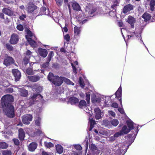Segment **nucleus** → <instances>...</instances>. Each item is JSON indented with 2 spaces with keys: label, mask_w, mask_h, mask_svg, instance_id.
I'll return each mask as SVG.
<instances>
[{
  "label": "nucleus",
  "mask_w": 155,
  "mask_h": 155,
  "mask_svg": "<svg viewBox=\"0 0 155 155\" xmlns=\"http://www.w3.org/2000/svg\"><path fill=\"white\" fill-rule=\"evenodd\" d=\"M147 2L150 1L149 6L150 10L153 11L154 9L155 6V0H147Z\"/></svg>",
  "instance_id": "nucleus-31"
},
{
  "label": "nucleus",
  "mask_w": 155,
  "mask_h": 155,
  "mask_svg": "<svg viewBox=\"0 0 155 155\" xmlns=\"http://www.w3.org/2000/svg\"><path fill=\"white\" fill-rule=\"evenodd\" d=\"M89 123L90 127L89 130L91 131L92 129L94 127V125L96 124V121L93 118H89Z\"/></svg>",
  "instance_id": "nucleus-23"
},
{
  "label": "nucleus",
  "mask_w": 155,
  "mask_h": 155,
  "mask_svg": "<svg viewBox=\"0 0 155 155\" xmlns=\"http://www.w3.org/2000/svg\"><path fill=\"white\" fill-rule=\"evenodd\" d=\"M12 73L15 78V80L18 81L21 77V74L20 71L17 69H14L12 70Z\"/></svg>",
  "instance_id": "nucleus-16"
},
{
  "label": "nucleus",
  "mask_w": 155,
  "mask_h": 155,
  "mask_svg": "<svg viewBox=\"0 0 155 155\" xmlns=\"http://www.w3.org/2000/svg\"><path fill=\"white\" fill-rule=\"evenodd\" d=\"M14 98L12 95L10 94L5 95L2 96L1 99V105L0 107L2 108L7 107L8 105H11L9 103L10 102H12Z\"/></svg>",
  "instance_id": "nucleus-2"
},
{
  "label": "nucleus",
  "mask_w": 155,
  "mask_h": 155,
  "mask_svg": "<svg viewBox=\"0 0 155 155\" xmlns=\"http://www.w3.org/2000/svg\"><path fill=\"white\" fill-rule=\"evenodd\" d=\"M26 38L31 46L32 47H36V43L35 41L32 40L31 38H28V36H26Z\"/></svg>",
  "instance_id": "nucleus-32"
},
{
  "label": "nucleus",
  "mask_w": 155,
  "mask_h": 155,
  "mask_svg": "<svg viewBox=\"0 0 155 155\" xmlns=\"http://www.w3.org/2000/svg\"><path fill=\"white\" fill-rule=\"evenodd\" d=\"M117 6V5L116 3H114L111 6V8H112L115 9V11H114V14H115L116 12V8Z\"/></svg>",
  "instance_id": "nucleus-61"
},
{
  "label": "nucleus",
  "mask_w": 155,
  "mask_h": 155,
  "mask_svg": "<svg viewBox=\"0 0 155 155\" xmlns=\"http://www.w3.org/2000/svg\"><path fill=\"white\" fill-rule=\"evenodd\" d=\"M74 31L75 36L78 35L80 33V28L75 26L74 28Z\"/></svg>",
  "instance_id": "nucleus-37"
},
{
  "label": "nucleus",
  "mask_w": 155,
  "mask_h": 155,
  "mask_svg": "<svg viewBox=\"0 0 155 155\" xmlns=\"http://www.w3.org/2000/svg\"><path fill=\"white\" fill-rule=\"evenodd\" d=\"M77 20L81 24H82L86 23L87 21V20L86 19H84L83 18H81L80 16L78 17Z\"/></svg>",
  "instance_id": "nucleus-41"
},
{
  "label": "nucleus",
  "mask_w": 155,
  "mask_h": 155,
  "mask_svg": "<svg viewBox=\"0 0 155 155\" xmlns=\"http://www.w3.org/2000/svg\"><path fill=\"white\" fill-rule=\"evenodd\" d=\"M56 150L57 152L59 154L63 152V148L59 144H58L56 146Z\"/></svg>",
  "instance_id": "nucleus-34"
},
{
  "label": "nucleus",
  "mask_w": 155,
  "mask_h": 155,
  "mask_svg": "<svg viewBox=\"0 0 155 155\" xmlns=\"http://www.w3.org/2000/svg\"><path fill=\"white\" fill-rule=\"evenodd\" d=\"M6 48L9 51H12L13 49V48L12 45L9 44H7L6 45Z\"/></svg>",
  "instance_id": "nucleus-56"
},
{
  "label": "nucleus",
  "mask_w": 155,
  "mask_h": 155,
  "mask_svg": "<svg viewBox=\"0 0 155 155\" xmlns=\"http://www.w3.org/2000/svg\"><path fill=\"white\" fill-rule=\"evenodd\" d=\"M113 95L110 96H104V95H102V100L101 101H103L104 102V104L107 107H109L110 106L109 103L111 102V97Z\"/></svg>",
  "instance_id": "nucleus-11"
},
{
  "label": "nucleus",
  "mask_w": 155,
  "mask_h": 155,
  "mask_svg": "<svg viewBox=\"0 0 155 155\" xmlns=\"http://www.w3.org/2000/svg\"><path fill=\"white\" fill-rule=\"evenodd\" d=\"M28 78L30 81L33 82H36L38 81L40 79V77L37 75L28 76Z\"/></svg>",
  "instance_id": "nucleus-30"
},
{
  "label": "nucleus",
  "mask_w": 155,
  "mask_h": 155,
  "mask_svg": "<svg viewBox=\"0 0 155 155\" xmlns=\"http://www.w3.org/2000/svg\"><path fill=\"white\" fill-rule=\"evenodd\" d=\"M126 124L127 127L130 129L131 131H134V132H135L137 129L139 130V127L140 126L139 124H137L134 123L130 119H129L126 121Z\"/></svg>",
  "instance_id": "nucleus-4"
},
{
  "label": "nucleus",
  "mask_w": 155,
  "mask_h": 155,
  "mask_svg": "<svg viewBox=\"0 0 155 155\" xmlns=\"http://www.w3.org/2000/svg\"><path fill=\"white\" fill-rule=\"evenodd\" d=\"M41 120V118L39 117H38L36 118L35 120V124L37 126H40Z\"/></svg>",
  "instance_id": "nucleus-43"
},
{
  "label": "nucleus",
  "mask_w": 155,
  "mask_h": 155,
  "mask_svg": "<svg viewBox=\"0 0 155 155\" xmlns=\"http://www.w3.org/2000/svg\"><path fill=\"white\" fill-rule=\"evenodd\" d=\"M78 106L80 108L83 109L84 111H85V110H87V103L84 100H81Z\"/></svg>",
  "instance_id": "nucleus-27"
},
{
  "label": "nucleus",
  "mask_w": 155,
  "mask_h": 155,
  "mask_svg": "<svg viewBox=\"0 0 155 155\" xmlns=\"http://www.w3.org/2000/svg\"><path fill=\"white\" fill-rule=\"evenodd\" d=\"M57 5L58 6H61L62 4L63 0H55Z\"/></svg>",
  "instance_id": "nucleus-57"
},
{
  "label": "nucleus",
  "mask_w": 155,
  "mask_h": 155,
  "mask_svg": "<svg viewBox=\"0 0 155 155\" xmlns=\"http://www.w3.org/2000/svg\"><path fill=\"white\" fill-rule=\"evenodd\" d=\"M37 7L32 2H29L26 6V10L28 12L32 13Z\"/></svg>",
  "instance_id": "nucleus-15"
},
{
  "label": "nucleus",
  "mask_w": 155,
  "mask_h": 155,
  "mask_svg": "<svg viewBox=\"0 0 155 155\" xmlns=\"http://www.w3.org/2000/svg\"><path fill=\"white\" fill-rule=\"evenodd\" d=\"M2 12L6 15L12 16L13 15V12L9 8H4L2 10Z\"/></svg>",
  "instance_id": "nucleus-26"
},
{
  "label": "nucleus",
  "mask_w": 155,
  "mask_h": 155,
  "mask_svg": "<svg viewBox=\"0 0 155 155\" xmlns=\"http://www.w3.org/2000/svg\"><path fill=\"white\" fill-rule=\"evenodd\" d=\"M94 91H95L93 86L88 80V106H89L88 104L90 103L91 95Z\"/></svg>",
  "instance_id": "nucleus-10"
},
{
  "label": "nucleus",
  "mask_w": 155,
  "mask_h": 155,
  "mask_svg": "<svg viewBox=\"0 0 155 155\" xmlns=\"http://www.w3.org/2000/svg\"><path fill=\"white\" fill-rule=\"evenodd\" d=\"M79 83L81 87L83 88L84 86V83L83 81V79L81 77L79 78Z\"/></svg>",
  "instance_id": "nucleus-44"
},
{
  "label": "nucleus",
  "mask_w": 155,
  "mask_h": 155,
  "mask_svg": "<svg viewBox=\"0 0 155 155\" xmlns=\"http://www.w3.org/2000/svg\"><path fill=\"white\" fill-rule=\"evenodd\" d=\"M94 112L95 114V117L96 120L101 119L104 116V113L99 107L94 108Z\"/></svg>",
  "instance_id": "nucleus-8"
},
{
  "label": "nucleus",
  "mask_w": 155,
  "mask_h": 155,
  "mask_svg": "<svg viewBox=\"0 0 155 155\" xmlns=\"http://www.w3.org/2000/svg\"><path fill=\"white\" fill-rule=\"evenodd\" d=\"M114 135L116 138L119 137L123 135L120 130L119 132L115 133Z\"/></svg>",
  "instance_id": "nucleus-49"
},
{
  "label": "nucleus",
  "mask_w": 155,
  "mask_h": 155,
  "mask_svg": "<svg viewBox=\"0 0 155 155\" xmlns=\"http://www.w3.org/2000/svg\"><path fill=\"white\" fill-rule=\"evenodd\" d=\"M89 150L91 152V153L99 154L100 150H99L97 146L95 144L90 143Z\"/></svg>",
  "instance_id": "nucleus-9"
},
{
  "label": "nucleus",
  "mask_w": 155,
  "mask_h": 155,
  "mask_svg": "<svg viewBox=\"0 0 155 155\" xmlns=\"http://www.w3.org/2000/svg\"><path fill=\"white\" fill-rule=\"evenodd\" d=\"M72 6L74 10L79 11L80 10V8L79 5L75 2H73Z\"/></svg>",
  "instance_id": "nucleus-33"
},
{
  "label": "nucleus",
  "mask_w": 155,
  "mask_h": 155,
  "mask_svg": "<svg viewBox=\"0 0 155 155\" xmlns=\"http://www.w3.org/2000/svg\"><path fill=\"white\" fill-rule=\"evenodd\" d=\"M27 35H26L25 37L28 36V38H30L29 37H32L34 35V34L31 32L29 30H27Z\"/></svg>",
  "instance_id": "nucleus-48"
},
{
  "label": "nucleus",
  "mask_w": 155,
  "mask_h": 155,
  "mask_svg": "<svg viewBox=\"0 0 155 155\" xmlns=\"http://www.w3.org/2000/svg\"><path fill=\"white\" fill-rule=\"evenodd\" d=\"M97 8L96 7H93L92 8L89 10H88V21L90 19L96 15L95 12H96Z\"/></svg>",
  "instance_id": "nucleus-17"
},
{
  "label": "nucleus",
  "mask_w": 155,
  "mask_h": 155,
  "mask_svg": "<svg viewBox=\"0 0 155 155\" xmlns=\"http://www.w3.org/2000/svg\"><path fill=\"white\" fill-rule=\"evenodd\" d=\"M17 28L20 31H22L23 30V27L21 25H19L17 26Z\"/></svg>",
  "instance_id": "nucleus-58"
},
{
  "label": "nucleus",
  "mask_w": 155,
  "mask_h": 155,
  "mask_svg": "<svg viewBox=\"0 0 155 155\" xmlns=\"http://www.w3.org/2000/svg\"><path fill=\"white\" fill-rule=\"evenodd\" d=\"M49 62L48 61L47 62H46L45 63L43 64L41 66V67L43 68H47L49 65Z\"/></svg>",
  "instance_id": "nucleus-53"
},
{
  "label": "nucleus",
  "mask_w": 155,
  "mask_h": 155,
  "mask_svg": "<svg viewBox=\"0 0 155 155\" xmlns=\"http://www.w3.org/2000/svg\"><path fill=\"white\" fill-rule=\"evenodd\" d=\"M32 89L37 92L40 91L42 89L41 87L38 86V85H35L32 86Z\"/></svg>",
  "instance_id": "nucleus-40"
},
{
  "label": "nucleus",
  "mask_w": 155,
  "mask_h": 155,
  "mask_svg": "<svg viewBox=\"0 0 155 155\" xmlns=\"http://www.w3.org/2000/svg\"><path fill=\"white\" fill-rule=\"evenodd\" d=\"M110 106H111L112 107L115 108H117L118 107V104L116 102H113L111 104H110Z\"/></svg>",
  "instance_id": "nucleus-54"
},
{
  "label": "nucleus",
  "mask_w": 155,
  "mask_h": 155,
  "mask_svg": "<svg viewBox=\"0 0 155 155\" xmlns=\"http://www.w3.org/2000/svg\"><path fill=\"white\" fill-rule=\"evenodd\" d=\"M38 51L39 54L44 58L46 57L48 53V51L46 49L41 48H38Z\"/></svg>",
  "instance_id": "nucleus-21"
},
{
  "label": "nucleus",
  "mask_w": 155,
  "mask_h": 155,
  "mask_svg": "<svg viewBox=\"0 0 155 155\" xmlns=\"http://www.w3.org/2000/svg\"><path fill=\"white\" fill-rule=\"evenodd\" d=\"M111 123L113 126L116 127L119 124V121L117 119H114L111 120Z\"/></svg>",
  "instance_id": "nucleus-38"
},
{
  "label": "nucleus",
  "mask_w": 155,
  "mask_h": 155,
  "mask_svg": "<svg viewBox=\"0 0 155 155\" xmlns=\"http://www.w3.org/2000/svg\"><path fill=\"white\" fill-rule=\"evenodd\" d=\"M142 33V31H140V36L139 37H140V39L139 41V42L140 44H142L144 46V47H146V45H145V44H144V42L142 40V36H141Z\"/></svg>",
  "instance_id": "nucleus-55"
},
{
  "label": "nucleus",
  "mask_w": 155,
  "mask_h": 155,
  "mask_svg": "<svg viewBox=\"0 0 155 155\" xmlns=\"http://www.w3.org/2000/svg\"><path fill=\"white\" fill-rule=\"evenodd\" d=\"M134 9L133 6L130 4H128L125 5L122 9V12L124 14H127V12H130Z\"/></svg>",
  "instance_id": "nucleus-18"
},
{
  "label": "nucleus",
  "mask_w": 155,
  "mask_h": 155,
  "mask_svg": "<svg viewBox=\"0 0 155 155\" xmlns=\"http://www.w3.org/2000/svg\"><path fill=\"white\" fill-rule=\"evenodd\" d=\"M136 130L135 132H134V131H131V133L128 134L127 136L128 139H129L127 141V143L129 146H130L134 142L137 137L139 132V130L137 129Z\"/></svg>",
  "instance_id": "nucleus-5"
},
{
  "label": "nucleus",
  "mask_w": 155,
  "mask_h": 155,
  "mask_svg": "<svg viewBox=\"0 0 155 155\" xmlns=\"http://www.w3.org/2000/svg\"><path fill=\"white\" fill-rule=\"evenodd\" d=\"M18 36L16 34H12L10 41L11 44L15 45L18 43Z\"/></svg>",
  "instance_id": "nucleus-19"
},
{
  "label": "nucleus",
  "mask_w": 155,
  "mask_h": 155,
  "mask_svg": "<svg viewBox=\"0 0 155 155\" xmlns=\"http://www.w3.org/2000/svg\"><path fill=\"white\" fill-rule=\"evenodd\" d=\"M26 16L25 15H22L19 17V19L21 20H24L25 18L26 17Z\"/></svg>",
  "instance_id": "nucleus-64"
},
{
  "label": "nucleus",
  "mask_w": 155,
  "mask_h": 155,
  "mask_svg": "<svg viewBox=\"0 0 155 155\" xmlns=\"http://www.w3.org/2000/svg\"><path fill=\"white\" fill-rule=\"evenodd\" d=\"M120 131L121 132L123 135L124 134H127L130 132H131V131L130 129H129L126 125H124L123 126Z\"/></svg>",
  "instance_id": "nucleus-25"
},
{
  "label": "nucleus",
  "mask_w": 155,
  "mask_h": 155,
  "mask_svg": "<svg viewBox=\"0 0 155 155\" xmlns=\"http://www.w3.org/2000/svg\"><path fill=\"white\" fill-rule=\"evenodd\" d=\"M91 94V102L93 104L99 103L101 102L102 100V96L101 95H96L94 93Z\"/></svg>",
  "instance_id": "nucleus-6"
},
{
  "label": "nucleus",
  "mask_w": 155,
  "mask_h": 155,
  "mask_svg": "<svg viewBox=\"0 0 155 155\" xmlns=\"http://www.w3.org/2000/svg\"><path fill=\"white\" fill-rule=\"evenodd\" d=\"M142 17L144 19V21L147 22L150 20L151 16L150 14L145 12L142 15Z\"/></svg>",
  "instance_id": "nucleus-24"
},
{
  "label": "nucleus",
  "mask_w": 155,
  "mask_h": 155,
  "mask_svg": "<svg viewBox=\"0 0 155 155\" xmlns=\"http://www.w3.org/2000/svg\"><path fill=\"white\" fill-rule=\"evenodd\" d=\"M13 140L14 143L17 145H18L19 144V140L16 139H14Z\"/></svg>",
  "instance_id": "nucleus-63"
},
{
  "label": "nucleus",
  "mask_w": 155,
  "mask_h": 155,
  "mask_svg": "<svg viewBox=\"0 0 155 155\" xmlns=\"http://www.w3.org/2000/svg\"><path fill=\"white\" fill-rule=\"evenodd\" d=\"M8 144L5 142H0V148L5 149L7 148Z\"/></svg>",
  "instance_id": "nucleus-39"
},
{
  "label": "nucleus",
  "mask_w": 155,
  "mask_h": 155,
  "mask_svg": "<svg viewBox=\"0 0 155 155\" xmlns=\"http://www.w3.org/2000/svg\"><path fill=\"white\" fill-rule=\"evenodd\" d=\"M2 108H3L4 112L8 117L11 118L14 117V109L13 106L8 105V106Z\"/></svg>",
  "instance_id": "nucleus-3"
},
{
  "label": "nucleus",
  "mask_w": 155,
  "mask_h": 155,
  "mask_svg": "<svg viewBox=\"0 0 155 155\" xmlns=\"http://www.w3.org/2000/svg\"><path fill=\"white\" fill-rule=\"evenodd\" d=\"M2 153L3 155H11L12 152L10 150H3Z\"/></svg>",
  "instance_id": "nucleus-42"
},
{
  "label": "nucleus",
  "mask_w": 155,
  "mask_h": 155,
  "mask_svg": "<svg viewBox=\"0 0 155 155\" xmlns=\"http://www.w3.org/2000/svg\"><path fill=\"white\" fill-rule=\"evenodd\" d=\"M75 148L78 150H80L82 149V147L79 145H75L74 146Z\"/></svg>",
  "instance_id": "nucleus-60"
},
{
  "label": "nucleus",
  "mask_w": 155,
  "mask_h": 155,
  "mask_svg": "<svg viewBox=\"0 0 155 155\" xmlns=\"http://www.w3.org/2000/svg\"><path fill=\"white\" fill-rule=\"evenodd\" d=\"M37 146V144L35 142H33L31 143L28 146V150L31 152L34 151L36 148Z\"/></svg>",
  "instance_id": "nucleus-22"
},
{
  "label": "nucleus",
  "mask_w": 155,
  "mask_h": 155,
  "mask_svg": "<svg viewBox=\"0 0 155 155\" xmlns=\"http://www.w3.org/2000/svg\"><path fill=\"white\" fill-rule=\"evenodd\" d=\"M20 95L24 97L27 96L28 94V91L23 89H20Z\"/></svg>",
  "instance_id": "nucleus-36"
},
{
  "label": "nucleus",
  "mask_w": 155,
  "mask_h": 155,
  "mask_svg": "<svg viewBox=\"0 0 155 155\" xmlns=\"http://www.w3.org/2000/svg\"><path fill=\"white\" fill-rule=\"evenodd\" d=\"M116 138L114 135L113 136L110 137L109 138L111 142H113L116 140Z\"/></svg>",
  "instance_id": "nucleus-62"
},
{
  "label": "nucleus",
  "mask_w": 155,
  "mask_h": 155,
  "mask_svg": "<svg viewBox=\"0 0 155 155\" xmlns=\"http://www.w3.org/2000/svg\"><path fill=\"white\" fill-rule=\"evenodd\" d=\"M126 21L129 24L131 28H133L134 27V24L136 21V18L131 15H129L128 18L126 19Z\"/></svg>",
  "instance_id": "nucleus-14"
},
{
  "label": "nucleus",
  "mask_w": 155,
  "mask_h": 155,
  "mask_svg": "<svg viewBox=\"0 0 155 155\" xmlns=\"http://www.w3.org/2000/svg\"><path fill=\"white\" fill-rule=\"evenodd\" d=\"M118 111L122 114H124L126 115L124 110L123 107H119L118 108Z\"/></svg>",
  "instance_id": "nucleus-50"
},
{
  "label": "nucleus",
  "mask_w": 155,
  "mask_h": 155,
  "mask_svg": "<svg viewBox=\"0 0 155 155\" xmlns=\"http://www.w3.org/2000/svg\"><path fill=\"white\" fill-rule=\"evenodd\" d=\"M42 98V96L38 94H34L30 96L29 104L30 105H32L35 103L36 101H38V99H41Z\"/></svg>",
  "instance_id": "nucleus-7"
},
{
  "label": "nucleus",
  "mask_w": 155,
  "mask_h": 155,
  "mask_svg": "<svg viewBox=\"0 0 155 155\" xmlns=\"http://www.w3.org/2000/svg\"><path fill=\"white\" fill-rule=\"evenodd\" d=\"M45 146L48 148L54 146V145L51 142H45Z\"/></svg>",
  "instance_id": "nucleus-45"
},
{
  "label": "nucleus",
  "mask_w": 155,
  "mask_h": 155,
  "mask_svg": "<svg viewBox=\"0 0 155 155\" xmlns=\"http://www.w3.org/2000/svg\"><path fill=\"white\" fill-rule=\"evenodd\" d=\"M141 28V31H142L144 28H142V27ZM140 32H139V35H137V34H138L137 32L134 31L133 32H132L133 34L135 35V36H136L137 38H138V39H139V40H140V37H139L140 36Z\"/></svg>",
  "instance_id": "nucleus-51"
},
{
  "label": "nucleus",
  "mask_w": 155,
  "mask_h": 155,
  "mask_svg": "<svg viewBox=\"0 0 155 155\" xmlns=\"http://www.w3.org/2000/svg\"><path fill=\"white\" fill-rule=\"evenodd\" d=\"M64 38L67 41H69L70 40V37L68 34H67L64 35Z\"/></svg>",
  "instance_id": "nucleus-59"
},
{
  "label": "nucleus",
  "mask_w": 155,
  "mask_h": 155,
  "mask_svg": "<svg viewBox=\"0 0 155 155\" xmlns=\"http://www.w3.org/2000/svg\"><path fill=\"white\" fill-rule=\"evenodd\" d=\"M22 119L24 124H28L30 123V122L32 120V117L31 114L25 115L22 117Z\"/></svg>",
  "instance_id": "nucleus-12"
},
{
  "label": "nucleus",
  "mask_w": 155,
  "mask_h": 155,
  "mask_svg": "<svg viewBox=\"0 0 155 155\" xmlns=\"http://www.w3.org/2000/svg\"><path fill=\"white\" fill-rule=\"evenodd\" d=\"M26 73L28 75H32L33 74L31 68H28L26 70Z\"/></svg>",
  "instance_id": "nucleus-52"
},
{
  "label": "nucleus",
  "mask_w": 155,
  "mask_h": 155,
  "mask_svg": "<svg viewBox=\"0 0 155 155\" xmlns=\"http://www.w3.org/2000/svg\"><path fill=\"white\" fill-rule=\"evenodd\" d=\"M14 62L13 59L11 57L7 56L5 59L4 64L7 66H8Z\"/></svg>",
  "instance_id": "nucleus-20"
},
{
  "label": "nucleus",
  "mask_w": 155,
  "mask_h": 155,
  "mask_svg": "<svg viewBox=\"0 0 155 155\" xmlns=\"http://www.w3.org/2000/svg\"><path fill=\"white\" fill-rule=\"evenodd\" d=\"M79 101V100L77 98L74 97H72L69 99L68 102L71 105L75 104L78 103Z\"/></svg>",
  "instance_id": "nucleus-28"
},
{
  "label": "nucleus",
  "mask_w": 155,
  "mask_h": 155,
  "mask_svg": "<svg viewBox=\"0 0 155 155\" xmlns=\"http://www.w3.org/2000/svg\"><path fill=\"white\" fill-rule=\"evenodd\" d=\"M41 12H43V14H44L48 15V13H46V11H47L48 12H49L48 9L46 10V8L45 7H42L41 9Z\"/></svg>",
  "instance_id": "nucleus-47"
},
{
  "label": "nucleus",
  "mask_w": 155,
  "mask_h": 155,
  "mask_svg": "<svg viewBox=\"0 0 155 155\" xmlns=\"http://www.w3.org/2000/svg\"><path fill=\"white\" fill-rule=\"evenodd\" d=\"M48 78L49 81L52 82L56 86H60L63 83V77H59L58 76H54L52 73H49Z\"/></svg>",
  "instance_id": "nucleus-1"
},
{
  "label": "nucleus",
  "mask_w": 155,
  "mask_h": 155,
  "mask_svg": "<svg viewBox=\"0 0 155 155\" xmlns=\"http://www.w3.org/2000/svg\"><path fill=\"white\" fill-rule=\"evenodd\" d=\"M19 137L20 140H23L25 137V133L22 128H20L18 130Z\"/></svg>",
  "instance_id": "nucleus-29"
},
{
  "label": "nucleus",
  "mask_w": 155,
  "mask_h": 155,
  "mask_svg": "<svg viewBox=\"0 0 155 155\" xmlns=\"http://www.w3.org/2000/svg\"><path fill=\"white\" fill-rule=\"evenodd\" d=\"M54 55V52L53 51H51L49 54L48 56L47 59L48 61H50L51 58L53 57Z\"/></svg>",
  "instance_id": "nucleus-46"
},
{
  "label": "nucleus",
  "mask_w": 155,
  "mask_h": 155,
  "mask_svg": "<svg viewBox=\"0 0 155 155\" xmlns=\"http://www.w3.org/2000/svg\"><path fill=\"white\" fill-rule=\"evenodd\" d=\"M62 79L63 82L64 81L68 84L71 85L73 86H74V83L71 81L68 78H66L64 77H63Z\"/></svg>",
  "instance_id": "nucleus-35"
},
{
  "label": "nucleus",
  "mask_w": 155,
  "mask_h": 155,
  "mask_svg": "<svg viewBox=\"0 0 155 155\" xmlns=\"http://www.w3.org/2000/svg\"><path fill=\"white\" fill-rule=\"evenodd\" d=\"M114 94L115 95V98L118 99L120 103L122 102V87L121 85L119 87L115 93Z\"/></svg>",
  "instance_id": "nucleus-13"
}]
</instances>
